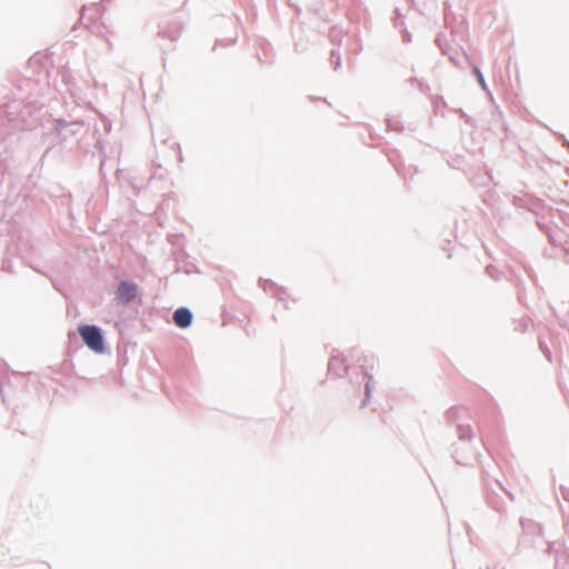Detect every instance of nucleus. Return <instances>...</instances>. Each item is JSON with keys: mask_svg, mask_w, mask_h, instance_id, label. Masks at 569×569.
Here are the masks:
<instances>
[{"mask_svg": "<svg viewBox=\"0 0 569 569\" xmlns=\"http://www.w3.org/2000/svg\"><path fill=\"white\" fill-rule=\"evenodd\" d=\"M473 73L477 77L479 84L483 89H486L487 88L486 81H485L483 76H482V73H481V71L479 70L478 67H473Z\"/></svg>", "mask_w": 569, "mask_h": 569, "instance_id": "obj_4", "label": "nucleus"}, {"mask_svg": "<svg viewBox=\"0 0 569 569\" xmlns=\"http://www.w3.org/2000/svg\"><path fill=\"white\" fill-rule=\"evenodd\" d=\"M116 299L120 302L128 303L138 295V286L133 282L122 281L116 290Z\"/></svg>", "mask_w": 569, "mask_h": 569, "instance_id": "obj_2", "label": "nucleus"}, {"mask_svg": "<svg viewBox=\"0 0 569 569\" xmlns=\"http://www.w3.org/2000/svg\"><path fill=\"white\" fill-rule=\"evenodd\" d=\"M79 335L83 342L94 352L103 351V340L100 330L96 326L84 325L79 327Z\"/></svg>", "mask_w": 569, "mask_h": 569, "instance_id": "obj_1", "label": "nucleus"}, {"mask_svg": "<svg viewBox=\"0 0 569 569\" xmlns=\"http://www.w3.org/2000/svg\"><path fill=\"white\" fill-rule=\"evenodd\" d=\"M173 321L180 328H187L192 322V313L187 308H179L173 313Z\"/></svg>", "mask_w": 569, "mask_h": 569, "instance_id": "obj_3", "label": "nucleus"}]
</instances>
